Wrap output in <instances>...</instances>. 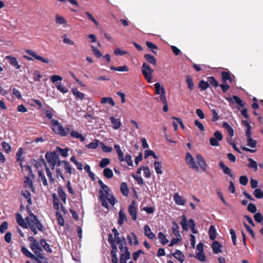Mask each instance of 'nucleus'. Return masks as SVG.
I'll use <instances>...</instances> for the list:
<instances>
[{"label":"nucleus","instance_id":"412c9836","mask_svg":"<svg viewBox=\"0 0 263 263\" xmlns=\"http://www.w3.org/2000/svg\"><path fill=\"white\" fill-rule=\"evenodd\" d=\"M40 244L41 246V247L43 248L47 253L52 252L49 244L46 242L45 239L42 238L40 241Z\"/></svg>","mask_w":263,"mask_h":263},{"label":"nucleus","instance_id":"f03ea898","mask_svg":"<svg viewBox=\"0 0 263 263\" xmlns=\"http://www.w3.org/2000/svg\"><path fill=\"white\" fill-rule=\"evenodd\" d=\"M99 199L101 202L102 205L106 209L108 208V204L106 200L114 206L115 204V197L113 194H111L110 197H107L105 195L102 190H99Z\"/></svg>","mask_w":263,"mask_h":263},{"label":"nucleus","instance_id":"4468645a","mask_svg":"<svg viewBox=\"0 0 263 263\" xmlns=\"http://www.w3.org/2000/svg\"><path fill=\"white\" fill-rule=\"evenodd\" d=\"M160 101L164 104V106L163 107V111L164 112H167L168 110L167 102L166 98L165 91L163 89L162 90V94L160 96Z\"/></svg>","mask_w":263,"mask_h":263},{"label":"nucleus","instance_id":"680f3d73","mask_svg":"<svg viewBox=\"0 0 263 263\" xmlns=\"http://www.w3.org/2000/svg\"><path fill=\"white\" fill-rule=\"evenodd\" d=\"M45 170H46V172L47 175L48 177L49 178L50 182L51 183H54L55 180H54V179L52 177V174L49 168L47 167L45 168Z\"/></svg>","mask_w":263,"mask_h":263},{"label":"nucleus","instance_id":"5701e85b","mask_svg":"<svg viewBox=\"0 0 263 263\" xmlns=\"http://www.w3.org/2000/svg\"><path fill=\"white\" fill-rule=\"evenodd\" d=\"M209 238L212 240H214L216 238V230L214 225L210 226L208 232Z\"/></svg>","mask_w":263,"mask_h":263},{"label":"nucleus","instance_id":"39448f33","mask_svg":"<svg viewBox=\"0 0 263 263\" xmlns=\"http://www.w3.org/2000/svg\"><path fill=\"white\" fill-rule=\"evenodd\" d=\"M142 73L148 83H152V73L154 70L146 63L144 62L142 66Z\"/></svg>","mask_w":263,"mask_h":263},{"label":"nucleus","instance_id":"338daca9","mask_svg":"<svg viewBox=\"0 0 263 263\" xmlns=\"http://www.w3.org/2000/svg\"><path fill=\"white\" fill-rule=\"evenodd\" d=\"M233 99L234 100L236 103H237L240 107H243L245 106V103H243L240 98L237 96H233Z\"/></svg>","mask_w":263,"mask_h":263},{"label":"nucleus","instance_id":"37998d69","mask_svg":"<svg viewBox=\"0 0 263 263\" xmlns=\"http://www.w3.org/2000/svg\"><path fill=\"white\" fill-rule=\"evenodd\" d=\"M55 87L60 92L63 93H66L68 91V89L63 86L61 83L57 82L55 84Z\"/></svg>","mask_w":263,"mask_h":263},{"label":"nucleus","instance_id":"4d7b16f0","mask_svg":"<svg viewBox=\"0 0 263 263\" xmlns=\"http://www.w3.org/2000/svg\"><path fill=\"white\" fill-rule=\"evenodd\" d=\"M37 163H38V167H41L42 165H44L46 168L48 167L47 166V163L44 159L43 157L42 156H41L40 158L37 159Z\"/></svg>","mask_w":263,"mask_h":263},{"label":"nucleus","instance_id":"e433bc0d","mask_svg":"<svg viewBox=\"0 0 263 263\" xmlns=\"http://www.w3.org/2000/svg\"><path fill=\"white\" fill-rule=\"evenodd\" d=\"M208 82L209 83V85L211 84L215 88H217L219 85L216 79L213 77H209L208 78Z\"/></svg>","mask_w":263,"mask_h":263},{"label":"nucleus","instance_id":"1a4fd4ad","mask_svg":"<svg viewBox=\"0 0 263 263\" xmlns=\"http://www.w3.org/2000/svg\"><path fill=\"white\" fill-rule=\"evenodd\" d=\"M128 211L131 216L132 219L136 221L137 219V209L134 201H133L128 206Z\"/></svg>","mask_w":263,"mask_h":263},{"label":"nucleus","instance_id":"69168bd1","mask_svg":"<svg viewBox=\"0 0 263 263\" xmlns=\"http://www.w3.org/2000/svg\"><path fill=\"white\" fill-rule=\"evenodd\" d=\"M55 22L58 24L62 25L66 23V21L63 17L57 15L55 17Z\"/></svg>","mask_w":263,"mask_h":263},{"label":"nucleus","instance_id":"aec40b11","mask_svg":"<svg viewBox=\"0 0 263 263\" xmlns=\"http://www.w3.org/2000/svg\"><path fill=\"white\" fill-rule=\"evenodd\" d=\"M174 199L178 205H184L186 203L185 200L182 196H180L178 193L175 194Z\"/></svg>","mask_w":263,"mask_h":263},{"label":"nucleus","instance_id":"a211bd4d","mask_svg":"<svg viewBox=\"0 0 263 263\" xmlns=\"http://www.w3.org/2000/svg\"><path fill=\"white\" fill-rule=\"evenodd\" d=\"M69 149L68 147H66L65 148H62L59 146H57L54 151L57 154L59 153V154L63 157H66L68 156V153Z\"/></svg>","mask_w":263,"mask_h":263},{"label":"nucleus","instance_id":"c756f323","mask_svg":"<svg viewBox=\"0 0 263 263\" xmlns=\"http://www.w3.org/2000/svg\"><path fill=\"white\" fill-rule=\"evenodd\" d=\"M120 191L125 196H127L129 193V190L126 182H122L120 186Z\"/></svg>","mask_w":263,"mask_h":263},{"label":"nucleus","instance_id":"2eb2a0df","mask_svg":"<svg viewBox=\"0 0 263 263\" xmlns=\"http://www.w3.org/2000/svg\"><path fill=\"white\" fill-rule=\"evenodd\" d=\"M144 235L149 239H153L156 237V235L152 232L149 226L147 224L145 225L144 228Z\"/></svg>","mask_w":263,"mask_h":263},{"label":"nucleus","instance_id":"6e6552de","mask_svg":"<svg viewBox=\"0 0 263 263\" xmlns=\"http://www.w3.org/2000/svg\"><path fill=\"white\" fill-rule=\"evenodd\" d=\"M214 136L210 139V143L212 146H218L219 145L218 141L222 140L223 136L220 132L216 131L214 133Z\"/></svg>","mask_w":263,"mask_h":263},{"label":"nucleus","instance_id":"58836bf2","mask_svg":"<svg viewBox=\"0 0 263 263\" xmlns=\"http://www.w3.org/2000/svg\"><path fill=\"white\" fill-rule=\"evenodd\" d=\"M155 89V93L156 95H162L163 89L165 91V89L163 86H161L159 83H156L154 85Z\"/></svg>","mask_w":263,"mask_h":263},{"label":"nucleus","instance_id":"f3484780","mask_svg":"<svg viewBox=\"0 0 263 263\" xmlns=\"http://www.w3.org/2000/svg\"><path fill=\"white\" fill-rule=\"evenodd\" d=\"M144 58L147 63L153 66L157 65V59L153 55L149 54H145L144 55Z\"/></svg>","mask_w":263,"mask_h":263},{"label":"nucleus","instance_id":"a878e982","mask_svg":"<svg viewBox=\"0 0 263 263\" xmlns=\"http://www.w3.org/2000/svg\"><path fill=\"white\" fill-rule=\"evenodd\" d=\"M21 194L24 196L25 198L27 199V201L28 204L31 205L32 204L31 194L28 190L22 191Z\"/></svg>","mask_w":263,"mask_h":263},{"label":"nucleus","instance_id":"4be33fe9","mask_svg":"<svg viewBox=\"0 0 263 263\" xmlns=\"http://www.w3.org/2000/svg\"><path fill=\"white\" fill-rule=\"evenodd\" d=\"M173 256L181 263L183 262L184 261V255L179 250H176L175 252L173 254Z\"/></svg>","mask_w":263,"mask_h":263},{"label":"nucleus","instance_id":"bb28decb","mask_svg":"<svg viewBox=\"0 0 263 263\" xmlns=\"http://www.w3.org/2000/svg\"><path fill=\"white\" fill-rule=\"evenodd\" d=\"M126 216L123 210H121L119 213V219L118 220V223L120 225H122L125 220H126Z\"/></svg>","mask_w":263,"mask_h":263},{"label":"nucleus","instance_id":"864d4df0","mask_svg":"<svg viewBox=\"0 0 263 263\" xmlns=\"http://www.w3.org/2000/svg\"><path fill=\"white\" fill-rule=\"evenodd\" d=\"M247 138H248V139H247V145L248 146H250V147H252V148L256 147V144H257L256 140H255L253 139L252 138H251V137H247Z\"/></svg>","mask_w":263,"mask_h":263},{"label":"nucleus","instance_id":"dca6fc26","mask_svg":"<svg viewBox=\"0 0 263 263\" xmlns=\"http://www.w3.org/2000/svg\"><path fill=\"white\" fill-rule=\"evenodd\" d=\"M221 81L223 83H226L227 81H229L230 83H232L233 80L231 76V73L229 72L223 71L221 72Z\"/></svg>","mask_w":263,"mask_h":263},{"label":"nucleus","instance_id":"603ef678","mask_svg":"<svg viewBox=\"0 0 263 263\" xmlns=\"http://www.w3.org/2000/svg\"><path fill=\"white\" fill-rule=\"evenodd\" d=\"M254 196L257 199L263 198V192L260 189H256L253 192Z\"/></svg>","mask_w":263,"mask_h":263},{"label":"nucleus","instance_id":"c03bdc74","mask_svg":"<svg viewBox=\"0 0 263 263\" xmlns=\"http://www.w3.org/2000/svg\"><path fill=\"white\" fill-rule=\"evenodd\" d=\"M187 218L185 215H183L182 216V220L180 222V224L182 227V229L185 231L188 230Z\"/></svg>","mask_w":263,"mask_h":263},{"label":"nucleus","instance_id":"423d86ee","mask_svg":"<svg viewBox=\"0 0 263 263\" xmlns=\"http://www.w3.org/2000/svg\"><path fill=\"white\" fill-rule=\"evenodd\" d=\"M111 231L114 235L109 233L108 235V242L110 244L112 249L110 251L112 263H115V227L111 229Z\"/></svg>","mask_w":263,"mask_h":263},{"label":"nucleus","instance_id":"7ed1b4c3","mask_svg":"<svg viewBox=\"0 0 263 263\" xmlns=\"http://www.w3.org/2000/svg\"><path fill=\"white\" fill-rule=\"evenodd\" d=\"M50 123L52 126V129L55 134L60 135L62 137L67 136V132L57 120H51Z\"/></svg>","mask_w":263,"mask_h":263},{"label":"nucleus","instance_id":"9b49d317","mask_svg":"<svg viewBox=\"0 0 263 263\" xmlns=\"http://www.w3.org/2000/svg\"><path fill=\"white\" fill-rule=\"evenodd\" d=\"M26 52L29 55L31 56L32 57H33L37 60L42 61V62L45 63H48L49 62V60L48 59L44 58L37 54L35 51H34L32 50H27Z\"/></svg>","mask_w":263,"mask_h":263},{"label":"nucleus","instance_id":"4c0bfd02","mask_svg":"<svg viewBox=\"0 0 263 263\" xmlns=\"http://www.w3.org/2000/svg\"><path fill=\"white\" fill-rule=\"evenodd\" d=\"M155 170L156 171V172L158 174H162V165L161 163L159 161H156L154 162V163Z\"/></svg>","mask_w":263,"mask_h":263},{"label":"nucleus","instance_id":"79ce46f5","mask_svg":"<svg viewBox=\"0 0 263 263\" xmlns=\"http://www.w3.org/2000/svg\"><path fill=\"white\" fill-rule=\"evenodd\" d=\"M99 140L95 139L93 142H90L89 144L86 145L85 147L88 149H96L99 145Z\"/></svg>","mask_w":263,"mask_h":263},{"label":"nucleus","instance_id":"6ab92c4d","mask_svg":"<svg viewBox=\"0 0 263 263\" xmlns=\"http://www.w3.org/2000/svg\"><path fill=\"white\" fill-rule=\"evenodd\" d=\"M222 245L217 241H214L212 245V248L215 254L221 252Z\"/></svg>","mask_w":263,"mask_h":263},{"label":"nucleus","instance_id":"20e7f679","mask_svg":"<svg viewBox=\"0 0 263 263\" xmlns=\"http://www.w3.org/2000/svg\"><path fill=\"white\" fill-rule=\"evenodd\" d=\"M15 216L16 222L19 226H20L21 227L24 229H28V228H29L31 231L33 233L34 235H36L37 234V231L36 230L37 228H36V227H34V224H33L32 223H30V224L28 225L27 223H26V222L25 221L22 216L18 213H16Z\"/></svg>","mask_w":263,"mask_h":263},{"label":"nucleus","instance_id":"0eeeda50","mask_svg":"<svg viewBox=\"0 0 263 263\" xmlns=\"http://www.w3.org/2000/svg\"><path fill=\"white\" fill-rule=\"evenodd\" d=\"M185 160L186 163L191 168L195 170L197 172L199 171V167L196 164L194 158L189 152L186 153Z\"/></svg>","mask_w":263,"mask_h":263},{"label":"nucleus","instance_id":"393cba45","mask_svg":"<svg viewBox=\"0 0 263 263\" xmlns=\"http://www.w3.org/2000/svg\"><path fill=\"white\" fill-rule=\"evenodd\" d=\"M222 126L223 128H225L229 135L231 137H233L234 136V129L227 122H223L222 124Z\"/></svg>","mask_w":263,"mask_h":263},{"label":"nucleus","instance_id":"8fccbe9b","mask_svg":"<svg viewBox=\"0 0 263 263\" xmlns=\"http://www.w3.org/2000/svg\"><path fill=\"white\" fill-rule=\"evenodd\" d=\"M6 59L8 61L9 63L12 66H14L15 65H17V63H18L16 59L12 56H6Z\"/></svg>","mask_w":263,"mask_h":263},{"label":"nucleus","instance_id":"a18cd8bd","mask_svg":"<svg viewBox=\"0 0 263 263\" xmlns=\"http://www.w3.org/2000/svg\"><path fill=\"white\" fill-rule=\"evenodd\" d=\"M33 80L35 82H39L41 79L43 78V75L41 74L39 70H35L33 72Z\"/></svg>","mask_w":263,"mask_h":263},{"label":"nucleus","instance_id":"774afa93","mask_svg":"<svg viewBox=\"0 0 263 263\" xmlns=\"http://www.w3.org/2000/svg\"><path fill=\"white\" fill-rule=\"evenodd\" d=\"M247 209L249 212H251L252 213H255L257 211V208L256 205L252 203H250L248 204Z\"/></svg>","mask_w":263,"mask_h":263},{"label":"nucleus","instance_id":"ea45409f","mask_svg":"<svg viewBox=\"0 0 263 263\" xmlns=\"http://www.w3.org/2000/svg\"><path fill=\"white\" fill-rule=\"evenodd\" d=\"M116 153L118 154V158L120 161L123 162L124 161V154L122 151H121L120 147L119 145H116Z\"/></svg>","mask_w":263,"mask_h":263},{"label":"nucleus","instance_id":"a19ab883","mask_svg":"<svg viewBox=\"0 0 263 263\" xmlns=\"http://www.w3.org/2000/svg\"><path fill=\"white\" fill-rule=\"evenodd\" d=\"M158 237L163 245H165L168 242V239L162 232H160L158 233Z\"/></svg>","mask_w":263,"mask_h":263},{"label":"nucleus","instance_id":"f8f14e48","mask_svg":"<svg viewBox=\"0 0 263 263\" xmlns=\"http://www.w3.org/2000/svg\"><path fill=\"white\" fill-rule=\"evenodd\" d=\"M197 162L200 168L204 172L206 171L208 165L201 154H197L196 156Z\"/></svg>","mask_w":263,"mask_h":263},{"label":"nucleus","instance_id":"0e129e2a","mask_svg":"<svg viewBox=\"0 0 263 263\" xmlns=\"http://www.w3.org/2000/svg\"><path fill=\"white\" fill-rule=\"evenodd\" d=\"M100 145H101L102 151L105 153L111 152L112 150V148L110 146H106L103 142H100Z\"/></svg>","mask_w":263,"mask_h":263},{"label":"nucleus","instance_id":"9d476101","mask_svg":"<svg viewBox=\"0 0 263 263\" xmlns=\"http://www.w3.org/2000/svg\"><path fill=\"white\" fill-rule=\"evenodd\" d=\"M45 158L48 163L57 162L56 161L59 159V154H57L54 151L47 152L45 154Z\"/></svg>","mask_w":263,"mask_h":263},{"label":"nucleus","instance_id":"b1692460","mask_svg":"<svg viewBox=\"0 0 263 263\" xmlns=\"http://www.w3.org/2000/svg\"><path fill=\"white\" fill-rule=\"evenodd\" d=\"M73 95L77 98L82 100L85 98V94L80 92L77 88H73L71 89Z\"/></svg>","mask_w":263,"mask_h":263},{"label":"nucleus","instance_id":"09e8293b","mask_svg":"<svg viewBox=\"0 0 263 263\" xmlns=\"http://www.w3.org/2000/svg\"><path fill=\"white\" fill-rule=\"evenodd\" d=\"M110 163V160L108 158H103L99 162V166L101 168H105V167Z\"/></svg>","mask_w":263,"mask_h":263},{"label":"nucleus","instance_id":"de8ad7c7","mask_svg":"<svg viewBox=\"0 0 263 263\" xmlns=\"http://www.w3.org/2000/svg\"><path fill=\"white\" fill-rule=\"evenodd\" d=\"M22 253L27 257L31 258L34 254L30 252L25 246H23L21 248Z\"/></svg>","mask_w":263,"mask_h":263},{"label":"nucleus","instance_id":"cd10ccee","mask_svg":"<svg viewBox=\"0 0 263 263\" xmlns=\"http://www.w3.org/2000/svg\"><path fill=\"white\" fill-rule=\"evenodd\" d=\"M58 193L61 200L65 203L66 201V195L61 186L58 187Z\"/></svg>","mask_w":263,"mask_h":263},{"label":"nucleus","instance_id":"f704fd0d","mask_svg":"<svg viewBox=\"0 0 263 263\" xmlns=\"http://www.w3.org/2000/svg\"><path fill=\"white\" fill-rule=\"evenodd\" d=\"M186 82L187 84V87L190 90H192L194 89L195 87L193 79L190 76H186Z\"/></svg>","mask_w":263,"mask_h":263},{"label":"nucleus","instance_id":"c9c22d12","mask_svg":"<svg viewBox=\"0 0 263 263\" xmlns=\"http://www.w3.org/2000/svg\"><path fill=\"white\" fill-rule=\"evenodd\" d=\"M103 175L107 179L111 178L114 176L112 171L108 167L104 168L103 170Z\"/></svg>","mask_w":263,"mask_h":263},{"label":"nucleus","instance_id":"f257e3e1","mask_svg":"<svg viewBox=\"0 0 263 263\" xmlns=\"http://www.w3.org/2000/svg\"><path fill=\"white\" fill-rule=\"evenodd\" d=\"M119 233L116 230V244L119 245V249L122 253L120 256L121 260H128L130 257V253L128 251V249L127 247H124L123 245V242H122L119 237L118 236Z\"/></svg>","mask_w":263,"mask_h":263},{"label":"nucleus","instance_id":"c85d7f7f","mask_svg":"<svg viewBox=\"0 0 263 263\" xmlns=\"http://www.w3.org/2000/svg\"><path fill=\"white\" fill-rule=\"evenodd\" d=\"M248 161L249 162L248 167L250 168H253L255 172H256L258 168L257 163L251 158H248Z\"/></svg>","mask_w":263,"mask_h":263},{"label":"nucleus","instance_id":"13d9d810","mask_svg":"<svg viewBox=\"0 0 263 263\" xmlns=\"http://www.w3.org/2000/svg\"><path fill=\"white\" fill-rule=\"evenodd\" d=\"M38 175L39 177H41L43 180V183L44 186H47L48 185V182L47 179L42 171H38Z\"/></svg>","mask_w":263,"mask_h":263},{"label":"nucleus","instance_id":"49530a36","mask_svg":"<svg viewBox=\"0 0 263 263\" xmlns=\"http://www.w3.org/2000/svg\"><path fill=\"white\" fill-rule=\"evenodd\" d=\"M150 156H153V157L156 159H157L158 158V156L153 151L148 149L145 150L144 152L145 159L147 158Z\"/></svg>","mask_w":263,"mask_h":263},{"label":"nucleus","instance_id":"473e14b6","mask_svg":"<svg viewBox=\"0 0 263 263\" xmlns=\"http://www.w3.org/2000/svg\"><path fill=\"white\" fill-rule=\"evenodd\" d=\"M62 163L64 164V169L65 173L71 175L72 174V167L69 162L66 160H63Z\"/></svg>","mask_w":263,"mask_h":263},{"label":"nucleus","instance_id":"2f4dec72","mask_svg":"<svg viewBox=\"0 0 263 263\" xmlns=\"http://www.w3.org/2000/svg\"><path fill=\"white\" fill-rule=\"evenodd\" d=\"M102 104L108 103L111 106H114L115 105V102L111 97H104L102 98L101 101Z\"/></svg>","mask_w":263,"mask_h":263},{"label":"nucleus","instance_id":"052dcab7","mask_svg":"<svg viewBox=\"0 0 263 263\" xmlns=\"http://www.w3.org/2000/svg\"><path fill=\"white\" fill-rule=\"evenodd\" d=\"M124 161H126L128 166H133V162L132 159V156L129 154H126L124 157Z\"/></svg>","mask_w":263,"mask_h":263},{"label":"nucleus","instance_id":"3c124183","mask_svg":"<svg viewBox=\"0 0 263 263\" xmlns=\"http://www.w3.org/2000/svg\"><path fill=\"white\" fill-rule=\"evenodd\" d=\"M1 145L6 153H9L11 151V147L9 143L3 141L2 142Z\"/></svg>","mask_w":263,"mask_h":263},{"label":"nucleus","instance_id":"e2e57ef3","mask_svg":"<svg viewBox=\"0 0 263 263\" xmlns=\"http://www.w3.org/2000/svg\"><path fill=\"white\" fill-rule=\"evenodd\" d=\"M203 252L197 253L196 255V258L199 260L204 262L206 260V257Z\"/></svg>","mask_w":263,"mask_h":263},{"label":"nucleus","instance_id":"ddd939ff","mask_svg":"<svg viewBox=\"0 0 263 263\" xmlns=\"http://www.w3.org/2000/svg\"><path fill=\"white\" fill-rule=\"evenodd\" d=\"M219 166L222 170V172L224 174L234 178V177L231 173V170L228 166L226 165L222 161L219 163Z\"/></svg>","mask_w":263,"mask_h":263},{"label":"nucleus","instance_id":"6e6d98bb","mask_svg":"<svg viewBox=\"0 0 263 263\" xmlns=\"http://www.w3.org/2000/svg\"><path fill=\"white\" fill-rule=\"evenodd\" d=\"M146 46H147L148 48H149L152 49V51L154 54H157V52L156 51H155L153 50V49H158V47L155 44H154L153 43H152L151 42L147 41L146 43Z\"/></svg>","mask_w":263,"mask_h":263},{"label":"nucleus","instance_id":"72a5a7b5","mask_svg":"<svg viewBox=\"0 0 263 263\" xmlns=\"http://www.w3.org/2000/svg\"><path fill=\"white\" fill-rule=\"evenodd\" d=\"M198 86L201 91H205L209 88V83L208 81L201 80L199 83Z\"/></svg>","mask_w":263,"mask_h":263},{"label":"nucleus","instance_id":"7c9ffc66","mask_svg":"<svg viewBox=\"0 0 263 263\" xmlns=\"http://www.w3.org/2000/svg\"><path fill=\"white\" fill-rule=\"evenodd\" d=\"M173 227H172V233L173 234L177 236H180V232H179V227L178 224L175 222L173 221L172 222Z\"/></svg>","mask_w":263,"mask_h":263},{"label":"nucleus","instance_id":"bf43d9fd","mask_svg":"<svg viewBox=\"0 0 263 263\" xmlns=\"http://www.w3.org/2000/svg\"><path fill=\"white\" fill-rule=\"evenodd\" d=\"M91 48L93 54L98 58H99L102 56V53L100 50L93 45L91 46Z\"/></svg>","mask_w":263,"mask_h":263},{"label":"nucleus","instance_id":"5fc2aeb1","mask_svg":"<svg viewBox=\"0 0 263 263\" xmlns=\"http://www.w3.org/2000/svg\"><path fill=\"white\" fill-rule=\"evenodd\" d=\"M85 171L88 173L89 176L92 180H95V174L91 171L90 167L89 165L86 164L84 167Z\"/></svg>","mask_w":263,"mask_h":263}]
</instances>
